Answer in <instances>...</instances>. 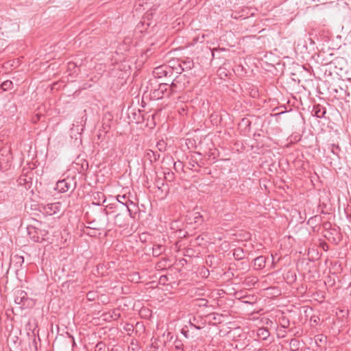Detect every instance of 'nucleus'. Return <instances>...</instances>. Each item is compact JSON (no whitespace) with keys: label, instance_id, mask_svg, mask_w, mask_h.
I'll return each instance as SVG.
<instances>
[{"label":"nucleus","instance_id":"obj_1","mask_svg":"<svg viewBox=\"0 0 351 351\" xmlns=\"http://www.w3.org/2000/svg\"><path fill=\"white\" fill-rule=\"evenodd\" d=\"M189 324V326H184L181 329V333L186 339H193L196 336L194 330H200L203 326L199 324V322L196 317H193L192 319H190Z\"/></svg>","mask_w":351,"mask_h":351},{"label":"nucleus","instance_id":"obj_2","mask_svg":"<svg viewBox=\"0 0 351 351\" xmlns=\"http://www.w3.org/2000/svg\"><path fill=\"white\" fill-rule=\"evenodd\" d=\"M29 238L34 242L41 243L45 240L48 232L45 230H41L33 226H28L27 228Z\"/></svg>","mask_w":351,"mask_h":351},{"label":"nucleus","instance_id":"obj_3","mask_svg":"<svg viewBox=\"0 0 351 351\" xmlns=\"http://www.w3.org/2000/svg\"><path fill=\"white\" fill-rule=\"evenodd\" d=\"M178 63L179 69L177 67L174 68L176 69L177 73H181L182 71L191 70L194 66L193 60L189 58H186L182 60H178Z\"/></svg>","mask_w":351,"mask_h":351},{"label":"nucleus","instance_id":"obj_4","mask_svg":"<svg viewBox=\"0 0 351 351\" xmlns=\"http://www.w3.org/2000/svg\"><path fill=\"white\" fill-rule=\"evenodd\" d=\"M175 66H167L162 65L154 69L153 75L155 77L161 78L162 77H167L169 73H172V69Z\"/></svg>","mask_w":351,"mask_h":351},{"label":"nucleus","instance_id":"obj_5","mask_svg":"<svg viewBox=\"0 0 351 351\" xmlns=\"http://www.w3.org/2000/svg\"><path fill=\"white\" fill-rule=\"evenodd\" d=\"M71 182H72V180L69 178L59 180L56 183V189L60 193H65L71 189Z\"/></svg>","mask_w":351,"mask_h":351},{"label":"nucleus","instance_id":"obj_6","mask_svg":"<svg viewBox=\"0 0 351 351\" xmlns=\"http://www.w3.org/2000/svg\"><path fill=\"white\" fill-rule=\"evenodd\" d=\"M60 202H55L46 204L43 208L47 215H53L60 211Z\"/></svg>","mask_w":351,"mask_h":351},{"label":"nucleus","instance_id":"obj_7","mask_svg":"<svg viewBox=\"0 0 351 351\" xmlns=\"http://www.w3.org/2000/svg\"><path fill=\"white\" fill-rule=\"evenodd\" d=\"M23 263L24 258L22 256L15 254L11 258L10 264L14 267L16 271L21 269Z\"/></svg>","mask_w":351,"mask_h":351},{"label":"nucleus","instance_id":"obj_8","mask_svg":"<svg viewBox=\"0 0 351 351\" xmlns=\"http://www.w3.org/2000/svg\"><path fill=\"white\" fill-rule=\"evenodd\" d=\"M123 205L126 206L130 216L132 218H134L135 215L138 210V206L131 200H127Z\"/></svg>","mask_w":351,"mask_h":351},{"label":"nucleus","instance_id":"obj_9","mask_svg":"<svg viewBox=\"0 0 351 351\" xmlns=\"http://www.w3.org/2000/svg\"><path fill=\"white\" fill-rule=\"evenodd\" d=\"M312 112L317 118H323L326 113V108L320 104H315L313 106Z\"/></svg>","mask_w":351,"mask_h":351},{"label":"nucleus","instance_id":"obj_10","mask_svg":"<svg viewBox=\"0 0 351 351\" xmlns=\"http://www.w3.org/2000/svg\"><path fill=\"white\" fill-rule=\"evenodd\" d=\"M93 204L99 206L106 202V197L102 192H95L93 194Z\"/></svg>","mask_w":351,"mask_h":351},{"label":"nucleus","instance_id":"obj_11","mask_svg":"<svg viewBox=\"0 0 351 351\" xmlns=\"http://www.w3.org/2000/svg\"><path fill=\"white\" fill-rule=\"evenodd\" d=\"M266 258L264 256H259L254 260V267L255 269L261 270L265 267Z\"/></svg>","mask_w":351,"mask_h":351},{"label":"nucleus","instance_id":"obj_12","mask_svg":"<svg viewBox=\"0 0 351 351\" xmlns=\"http://www.w3.org/2000/svg\"><path fill=\"white\" fill-rule=\"evenodd\" d=\"M152 250L153 256L158 257L165 252L166 247L162 244H154Z\"/></svg>","mask_w":351,"mask_h":351},{"label":"nucleus","instance_id":"obj_13","mask_svg":"<svg viewBox=\"0 0 351 351\" xmlns=\"http://www.w3.org/2000/svg\"><path fill=\"white\" fill-rule=\"evenodd\" d=\"M145 156L148 160H149L151 163H153L159 159L160 154L156 152L147 149L145 152Z\"/></svg>","mask_w":351,"mask_h":351},{"label":"nucleus","instance_id":"obj_14","mask_svg":"<svg viewBox=\"0 0 351 351\" xmlns=\"http://www.w3.org/2000/svg\"><path fill=\"white\" fill-rule=\"evenodd\" d=\"M164 87L163 85H161V84H159L158 88L156 89H154L152 91L151 96L154 99H160L162 98H164L163 94L162 91H164L162 88Z\"/></svg>","mask_w":351,"mask_h":351},{"label":"nucleus","instance_id":"obj_15","mask_svg":"<svg viewBox=\"0 0 351 351\" xmlns=\"http://www.w3.org/2000/svg\"><path fill=\"white\" fill-rule=\"evenodd\" d=\"M169 86H170L173 95L181 93L186 88V86H183L182 84H177L173 81H172L170 84H169Z\"/></svg>","mask_w":351,"mask_h":351},{"label":"nucleus","instance_id":"obj_16","mask_svg":"<svg viewBox=\"0 0 351 351\" xmlns=\"http://www.w3.org/2000/svg\"><path fill=\"white\" fill-rule=\"evenodd\" d=\"M258 282V278L255 276H248L245 278L243 282L247 287L254 286Z\"/></svg>","mask_w":351,"mask_h":351},{"label":"nucleus","instance_id":"obj_17","mask_svg":"<svg viewBox=\"0 0 351 351\" xmlns=\"http://www.w3.org/2000/svg\"><path fill=\"white\" fill-rule=\"evenodd\" d=\"M322 217L320 215H316L308 219L307 221V224L311 226L312 228H315L322 222Z\"/></svg>","mask_w":351,"mask_h":351},{"label":"nucleus","instance_id":"obj_18","mask_svg":"<svg viewBox=\"0 0 351 351\" xmlns=\"http://www.w3.org/2000/svg\"><path fill=\"white\" fill-rule=\"evenodd\" d=\"M233 256L237 261H242L245 258V253L243 248L237 247L233 251Z\"/></svg>","mask_w":351,"mask_h":351},{"label":"nucleus","instance_id":"obj_19","mask_svg":"<svg viewBox=\"0 0 351 351\" xmlns=\"http://www.w3.org/2000/svg\"><path fill=\"white\" fill-rule=\"evenodd\" d=\"M269 335L270 332L266 328H261L257 330V336L263 340H266Z\"/></svg>","mask_w":351,"mask_h":351},{"label":"nucleus","instance_id":"obj_20","mask_svg":"<svg viewBox=\"0 0 351 351\" xmlns=\"http://www.w3.org/2000/svg\"><path fill=\"white\" fill-rule=\"evenodd\" d=\"M190 215L195 223L201 224L204 221L202 215L199 212H192Z\"/></svg>","mask_w":351,"mask_h":351},{"label":"nucleus","instance_id":"obj_21","mask_svg":"<svg viewBox=\"0 0 351 351\" xmlns=\"http://www.w3.org/2000/svg\"><path fill=\"white\" fill-rule=\"evenodd\" d=\"M114 223L119 228H122L125 226V223L123 219V215L121 213L117 214L114 217Z\"/></svg>","mask_w":351,"mask_h":351},{"label":"nucleus","instance_id":"obj_22","mask_svg":"<svg viewBox=\"0 0 351 351\" xmlns=\"http://www.w3.org/2000/svg\"><path fill=\"white\" fill-rule=\"evenodd\" d=\"M160 84H161V85L164 86V87L162 88L164 91H162L164 97L169 98V97L173 96V94L168 83H160Z\"/></svg>","mask_w":351,"mask_h":351},{"label":"nucleus","instance_id":"obj_23","mask_svg":"<svg viewBox=\"0 0 351 351\" xmlns=\"http://www.w3.org/2000/svg\"><path fill=\"white\" fill-rule=\"evenodd\" d=\"M300 341L295 338L291 339L289 342V347L291 351H298L300 349Z\"/></svg>","mask_w":351,"mask_h":351},{"label":"nucleus","instance_id":"obj_24","mask_svg":"<svg viewBox=\"0 0 351 351\" xmlns=\"http://www.w3.org/2000/svg\"><path fill=\"white\" fill-rule=\"evenodd\" d=\"M2 91H7L13 88V82L11 80H5L0 84Z\"/></svg>","mask_w":351,"mask_h":351},{"label":"nucleus","instance_id":"obj_25","mask_svg":"<svg viewBox=\"0 0 351 351\" xmlns=\"http://www.w3.org/2000/svg\"><path fill=\"white\" fill-rule=\"evenodd\" d=\"M173 81L177 84H182L183 86L189 84V81L186 80L185 75H178Z\"/></svg>","mask_w":351,"mask_h":351},{"label":"nucleus","instance_id":"obj_26","mask_svg":"<svg viewBox=\"0 0 351 351\" xmlns=\"http://www.w3.org/2000/svg\"><path fill=\"white\" fill-rule=\"evenodd\" d=\"M239 125L241 127H244V129L246 131L249 132L250 130L251 121L247 118H243V119H242L241 121L240 122Z\"/></svg>","mask_w":351,"mask_h":351},{"label":"nucleus","instance_id":"obj_27","mask_svg":"<svg viewBox=\"0 0 351 351\" xmlns=\"http://www.w3.org/2000/svg\"><path fill=\"white\" fill-rule=\"evenodd\" d=\"M129 351H138L139 350L138 341L132 339L130 346H128Z\"/></svg>","mask_w":351,"mask_h":351},{"label":"nucleus","instance_id":"obj_28","mask_svg":"<svg viewBox=\"0 0 351 351\" xmlns=\"http://www.w3.org/2000/svg\"><path fill=\"white\" fill-rule=\"evenodd\" d=\"M175 349L178 351H183L184 349V343H182V340L179 339L178 338H176V340L173 342Z\"/></svg>","mask_w":351,"mask_h":351},{"label":"nucleus","instance_id":"obj_29","mask_svg":"<svg viewBox=\"0 0 351 351\" xmlns=\"http://www.w3.org/2000/svg\"><path fill=\"white\" fill-rule=\"evenodd\" d=\"M19 295L16 296L14 299V302L17 304H21V302H23V299L25 298V296H26V293L23 291H20L19 292Z\"/></svg>","mask_w":351,"mask_h":351},{"label":"nucleus","instance_id":"obj_30","mask_svg":"<svg viewBox=\"0 0 351 351\" xmlns=\"http://www.w3.org/2000/svg\"><path fill=\"white\" fill-rule=\"evenodd\" d=\"M166 143L163 140L157 142L156 147L160 152H165L166 150Z\"/></svg>","mask_w":351,"mask_h":351},{"label":"nucleus","instance_id":"obj_31","mask_svg":"<svg viewBox=\"0 0 351 351\" xmlns=\"http://www.w3.org/2000/svg\"><path fill=\"white\" fill-rule=\"evenodd\" d=\"M106 344L103 341L98 342L95 346V351H105Z\"/></svg>","mask_w":351,"mask_h":351},{"label":"nucleus","instance_id":"obj_32","mask_svg":"<svg viewBox=\"0 0 351 351\" xmlns=\"http://www.w3.org/2000/svg\"><path fill=\"white\" fill-rule=\"evenodd\" d=\"M168 280H169L168 276L166 275H162L159 278V283L160 285H165L167 284Z\"/></svg>","mask_w":351,"mask_h":351},{"label":"nucleus","instance_id":"obj_33","mask_svg":"<svg viewBox=\"0 0 351 351\" xmlns=\"http://www.w3.org/2000/svg\"><path fill=\"white\" fill-rule=\"evenodd\" d=\"M117 199L119 202L121 203L123 205V204H125V202H123V201H127V197L125 195H117Z\"/></svg>","mask_w":351,"mask_h":351},{"label":"nucleus","instance_id":"obj_34","mask_svg":"<svg viewBox=\"0 0 351 351\" xmlns=\"http://www.w3.org/2000/svg\"><path fill=\"white\" fill-rule=\"evenodd\" d=\"M124 330L128 332H133L134 330V327H133V325L132 324H127L125 326H124Z\"/></svg>","mask_w":351,"mask_h":351},{"label":"nucleus","instance_id":"obj_35","mask_svg":"<svg viewBox=\"0 0 351 351\" xmlns=\"http://www.w3.org/2000/svg\"><path fill=\"white\" fill-rule=\"evenodd\" d=\"M165 179L167 180H171L173 179V172H168V173H165Z\"/></svg>","mask_w":351,"mask_h":351},{"label":"nucleus","instance_id":"obj_36","mask_svg":"<svg viewBox=\"0 0 351 351\" xmlns=\"http://www.w3.org/2000/svg\"><path fill=\"white\" fill-rule=\"evenodd\" d=\"M280 324L283 328H287L289 324V321L285 318H283L282 322Z\"/></svg>","mask_w":351,"mask_h":351},{"label":"nucleus","instance_id":"obj_37","mask_svg":"<svg viewBox=\"0 0 351 351\" xmlns=\"http://www.w3.org/2000/svg\"><path fill=\"white\" fill-rule=\"evenodd\" d=\"M332 152L334 154H338V151L340 150L339 149V147L338 145H332Z\"/></svg>","mask_w":351,"mask_h":351},{"label":"nucleus","instance_id":"obj_38","mask_svg":"<svg viewBox=\"0 0 351 351\" xmlns=\"http://www.w3.org/2000/svg\"><path fill=\"white\" fill-rule=\"evenodd\" d=\"M77 66L76 64L73 62H69L68 64V68L69 70L74 69Z\"/></svg>","mask_w":351,"mask_h":351},{"label":"nucleus","instance_id":"obj_39","mask_svg":"<svg viewBox=\"0 0 351 351\" xmlns=\"http://www.w3.org/2000/svg\"><path fill=\"white\" fill-rule=\"evenodd\" d=\"M207 302L208 301L205 299H200L199 300V306H206L207 304Z\"/></svg>","mask_w":351,"mask_h":351},{"label":"nucleus","instance_id":"obj_40","mask_svg":"<svg viewBox=\"0 0 351 351\" xmlns=\"http://www.w3.org/2000/svg\"><path fill=\"white\" fill-rule=\"evenodd\" d=\"M240 265H241V268H242L243 269H246V268L248 267V264H247V262H245V261H242V262H241Z\"/></svg>","mask_w":351,"mask_h":351},{"label":"nucleus","instance_id":"obj_41","mask_svg":"<svg viewBox=\"0 0 351 351\" xmlns=\"http://www.w3.org/2000/svg\"><path fill=\"white\" fill-rule=\"evenodd\" d=\"M93 295H94V293H92V292H88V293H87L88 299L89 300H93Z\"/></svg>","mask_w":351,"mask_h":351},{"label":"nucleus","instance_id":"obj_42","mask_svg":"<svg viewBox=\"0 0 351 351\" xmlns=\"http://www.w3.org/2000/svg\"><path fill=\"white\" fill-rule=\"evenodd\" d=\"M323 226H324V227L325 228H330L331 226V224L329 222H326V223H324Z\"/></svg>","mask_w":351,"mask_h":351},{"label":"nucleus","instance_id":"obj_43","mask_svg":"<svg viewBox=\"0 0 351 351\" xmlns=\"http://www.w3.org/2000/svg\"><path fill=\"white\" fill-rule=\"evenodd\" d=\"M67 334L69 336V337L71 338V339H72L73 346H75L76 345V343L75 342L74 337L72 335H69V333H67Z\"/></svg>","mask_w":351,"mask_h":351},{"label":"nucleus","instance_id":"obj_44","mask_svg":"<svg viewBox=\"0 0 351 351\" xmlns=\"http://www.w3.org/2000/svg\"><path fill=\"white\" fill-rule=\"evenodd\" d=\"M193 163L190 162V165L192 166V167H195V164L199 166L197 162L193 161Z\"/></svg>","mask_w":351,"mask_h":351},{"label":"nucleus","instance_id":"obj_45","mask_svg":"<svg viewBox=\"0 0 351 351\" xmlns=\"http://www.w3.org/2000/svg\"><path fill=\"white\" fill-rule=\"evenodd\" d=\"M328 247V244H327L326 243H324L323 244V248L325 250V248H324V247Z\"/></svg>","mask_w":351,"mask_h":351},{"label":"nucleus","instance_id":"obj_46","mask_svg":"<svg viewBox=\"0 0 351 351\" xmlns=\"http://www.w3.org/2000/svg\"><path fill=\"white\" fill-rule=\"evenodd\" d=\"M328 247V244H327L326 243H324L323 244V248L325 250V248H324V247Z\"/></svg>","mask_w":351,"mask_h":351},{"label":"nucleus","instance_id":"obj_47","mask_svg":"<svg viewBox=\"0 0 351 351\" xmlns=\"http://www.w3.org/2000/svg\"><path fill=\"white\" fill-rule=\"evenodd\" d=\"M258 351H268L267 349H259Z\"/></svg>","mask_w":351,"mask_h":351},{"label":"nucleus","instance_id":"obj_48","mask_svg":"<svg viewBox=\"0 0 351 351\" xmlns=\"http://www.w3.org/2000/svg\"><path fill=\"white\" fill-rule=\"evenodd\" d=\"M176 162H174V167L176 168Z\"/></svg>","mask_w":351,"mask_h":351},{"label":"nucleus","instance_id":"obj_49","mask_svg":"<svg viewBox=\"0 0 351 351\" xmlns=\"http://www.w3.org/2000/svg\"><path fill=\"white\" fill-rule=\"evenodd\" d=\"M0 90H1V88H0Z\"/></svg>","mask_w":351,"mask_h":351}]
</instances>
